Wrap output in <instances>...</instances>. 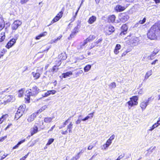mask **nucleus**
I'll return each mask as SVG.
<instances>
[{
	"label": "nucleus",
	"instance_id": "obj_1",
	"mask_svg": "<svg viewBox=\"0 0 160 160\" xmlns=\"http://www.w3.org/2000/svg\"><path fill=\"white\" fill-rule=\"evenodd\" d=\"M147 35L150 40H155L157 36H160V24L155 23L150 28Z\"/></svg>",
	"mask_w": 160,
	"mask_h": 160
},
{
	"label": "nucleus",
	"instance_id": "obj_2",
	"mask_svg": "<svg viewBox=\"0 0 160 160\" xmlns=\"http://www.w3.org/2000/svg\"><path fill=\"white\" fill-rule=\"evenodd\" d=\"M28 92L25 95L24 98L25 103H29L30 102V97H36L40 92V89L37 86L34 85L31 88L28 90Z\"/></svg>",
	"mask_w": 160,
	"mask_h": 160
},
{
	"label": "nucleus",
	"instance_id": "obj_3",
	"mask_svg": "<svg viewBox=\"0 0 160 160\" xmlns=\"http://www.w3.org/2000/svg\"><path fill=\"white\" fill-rule=\"evenodd\" d=\"M6 89L4 92H5L9 88ZM3 92H0V99H3L2 102L3 104L5 105L9 102H12L15 101V97L12 95H5L3 93Z\"/></svg>",
	"mask_w": 160,
	"mask_h": 160
},
{
	"label": "nucleus",
	"instance_id": "obj_4",
	"mask_svg": "<svg viewBox=\"0 0 160 160\" xmlns=\"http://www.w3.org/2000/svg\"><path fill=\"white\" fill-rule=\"evenodd\" d=\"M26 105L24 104L20 105L15 115V118L18 120L24 114L25 110Z\"/></svg>",
	"mask_w": 160,
	"mask_h": 160
},
{
	"label": "nucleus",
	"instance_id": "obj_5",
	"mask_svg": "<svg viewBox=\"0 0 160 160\" xmlns=\"http://www.w3.org/2000/svg\"><path fill=\"white\" fill-rule=\"evenodd\" d=\"M65 10V7H62L61 11L57 14L56 16L51 21L49 25H52L54 23L59 21L62 17L63 14V12Z\"/></svg>",
	"mask_w": 160,
	"mask_h": 160
},
{
	"label": "nucleus",
	"instance_id": "obj_6",
	"mask_svg": "<svg viewBox=\"0 0 160 160\" xmlns=\"http://www.w3.org/2000/svg\"><path fill=\"white\" fill-rule=\"evenodd\" d=\"M138 97L137 96H133L130 98V100L127 102L128 107H132L137 105L138 104Z\"/></svg>",
	"mask_w": 160,
	"mask_h": 160
},
{
	"label": "nucleus",
	"instance_id": "obj_7",
	"mask_svg": "<svg viewBox=\"0 0 160 160\" xmlns=\"http://www.w3.org/2000/svg\"><path fill=\"white\" fill-rule=\"evenodd\" d=\"M115 31L114 27L112 25L106 26L104 29V32L106 35H109L114 32Z\"/></svg>",
	"mask_w": 160,
	"mask_h": 160
},
{
	"label": "nucleus",
	"instance_id": "obj_8",
	"mask_svg": "<svg viewBox=\"0 0 160 160\" xmlns=\"http://www.w3.org/2000/svg\"><path fill=\"white\" fill-rule=\"evenodd\" d=\"M120 22L122 23H124L128 20L129 18V16L125 12L120 13L119 15Z\"/></svg>",
	"mask_w": 160,
	"mask_h": 160
},
{
	"label": "nucleus",
	"instance_id": "obj_9",
	"mask_svg": "<svg viewBox=\"0 0 160 160\" xmlns=\"http://www.w3.org/2000/svg\"><path fill=\"white\" fill-rule=\"evenodd\" d=\"M73 128V124L71 122H70L69 124L67 126V129L65 131L61 130V133L62 135H66L68 133V131L69 133L72 132V129Z\"/></svg>",
	"mask_w": 160,
	"mask_h": 160
},
{
	"label": "nucleus",
	"instance_id": "obj_10",
	"mask_svg": "<svg viewBox=\"0 0 160 160\" xmlns=\"http://www.w3.org/2000/svg\"><path fill=\"white\" fill-rule=\"evenodd\" d=\"M17 38H12L10 39L7 43L5 47L7 49H9L11 48L16 42Z\"/></svg>",
	"mask_w": 160,
	"mask_h": 160
},
{
	"label": "nucleus",
	"instance_id": "obj_11",
	"mask_svg": "<svg viewBox=\"0 0 160 160\" xmlns=\"http://www.w3.org/2000/svg\"><path fill=\"white\" fill-rule=\"evenodd\" d=\"M121 31L120 33V35H126L128 29V27L127 23L123 24L121 27Z\"/></svg>",
	"mask_w": 160,
	"mask_h": 160
},
{
	"label": "nucleus",
	"instance_id": "obj_12",
	"mask_svg": "<svg viewBox=\"0 0 160 160\" xmlns=\"http://www.w3.org/2000/svg\"><path fill=\"white\" fill-rule=\"evenodd\" d=\"M59 58L60 60L58 61L57 62L59 63L58 66H60L61 63V61L66 60L67 58V55L65 52H63L61 53L59 55Z\"/></svg>",
	"mask_w": 160,
	"mask_h": 160
},
{
	"label": "nucleus",
	"instance_id": "obj_13",
	"mask_svg": "<svg viewBox=\"0 0 160 160\" xmlns=\"http://www.w3.org/2000/svg\"><path fill=\"white\" fill-rule=\"evenodd\" d=\"M22 24V22L19 20L15 21L12 25V30H16L19 26Z\"/></svg>",
	"mask_w": 160,
	"mask_h": 160
},
{
	"label": "nucleus",
	"instance_id": "obj_14",
	"mask_svg": "<svg viewBox=\"0 0 160 160\" xmlns=\"http://www.w3.org/2000/svg\"><path fill=\"white\" fill-rule=\"evenodd\" d=\"M116 18L115 15H110L108 16L107 18V22L109 23H113L115 22Z\"/></svg>",
	"mask_w": 160,
	"mask_h": 160
},
{
	"label": "nucleus",
	"instance_id": "obj_15",
	"mask_svg": "<svg viewBox=\"0 0 160 160\" xmlns=\"http://www.w3.org/2000/svg\"><path fill=\"white\" fill-rule=\"evenodd\" d=\"M79 32V28L78 26L75 27L72 30L69 37L68 38V39H70L76 35Z\"/></svg>",
	"mask_w": 160,
	"mask_h": 160
},
{
	"label": "nucleus",
	"instance_id": "obj_16",
	"mask_svg": "<svg viewBox=\"0 0 160 160\" xmlns=\"http://www.w3.org/2000/svg\"><path fill=\"white\" fill-rule=\"evenodd\" d=\"M127 7L122 6L121 5L118 4L116 6L114 9L117 12H121L125 10Z\"/></svg>",
	"mask_w": 160,
	"mask_h": 160
},
{
	"label": "nucleus",
	"instance_id": "obj_17",
	"mask_svg": "<svg viewBox=\"0 0 160 160\" xmlns=\"http://www.w3.org/2000/svg\"><path fill=\"white\" fill-rule=\"evenodd\" d=\"M121 48V46L119 44H117L116 45L114 49L113 50V52L116 55L118 54L119 53V50Z\"/></svg>",
	"mask_w": 160,
	"mask_h": 160
},
{
	"label": "nucleus",
	"instance_id": "obj_18",
	"mask_svg": "<svg viewBox=\"0 0 160 160\" xmlns=\"http://www.w3.org/2000/svg\"><path fill=\"white\" fill-rule=\"evenodd\" d=\"M38 131V128L37 126L34 125L32 128V129L30 131L31 135L33 136L34 134L37 133Z\"/></svg>",
	"mask_w": 160,
	"mask_h": 160
},
{
	"label": "nucleus",
	"instance_id": "obj_19",
	"mask_svg": "<svg viewBox=\"0 0 160 160\" xmlns=\"http://www.w3.org/2000/svg\"><path fill=\"white\" fill-rule=\"evenodd\" d=\"M5 27V22L3 18L0 17V32H1Z\"/></svg>",
	"mask_w": 160,
	"mask_h": 160
},
{
	"label": "nucleus",
	"instance_id": "obj_20",
	"mask_svg": "<svg viewBox=\"0 0 160 160\" xmlns=\"http://www.w3.org/2000/svg\"><path fill=\"white\" fill-rule=\"evenodd\" d=\"M149 101L147 100L146 102L142 101L141 102L140 106L142 110H144L147 106Z\"/></svg>",
	"mask_w": 160,
	"mask_h": 160
},
{
	"label": "nucleus",
	"instance_id": "obj_21",
	"mask_svg": "<svg viewBox=\"0 0 160 160\" xmlns=\"http://www.w3.org/2000/svg\"><path fill=\"white\" fill-rule=\"evenodd\" d=\"M96 17L95 16L92 15L89 18L88 22L89 24H92L96 21Z\"/></svg>",
	"mask_w": 160,
	"mask_h": 160
},
{
	"label": "nucleus",
	"instance_id": "obj_22",
	"mask_svg": "<svg viewBox=\"0 0 160 160\" xmlns=\"http://www.w3.org/2000/svg\"><path fill=\"white\" fill-rule=\"evenodd\" d=\"M132 33H130L129 35L127 36L124 39L126 40V42L127 43H132V38L131 37V36L132 35Z\"/></svg>",
	"mask_w": 160,
	"mask_h": 160
},
{
	"label": "nucleus",
	"instance_id": "obj_23",
	"mask_svg": "<svg viewBox=\"0 0 160 160\" xmlns=\"http://www.w3.org/2000/svg\"><path fill=\"white\" fill-rule=\"evenodd\" d=\"M37 116V115L35 113V112L33 113L27 119L28 122H30L33 121L35 118H36Z\"/></svg>",
	"mask_w": 160,
	"mask_h": 160
},
{
	"label": "nucleus",
	"instance_id": "obj_24",
	"mask_svg": "<svg viewBox=\"0 0 160 160\" xmlns=\"http://www.w3.org/2000/svg\"><path fill=\"white\" fill-rule=\"evenodd\" d=\"M56 92V91L54 90L48 91L47 92H46L44 93L43 97H46L50 95L51 94H54Z\"/></svg>",
	"mask_w": 160,
	"mask_h": 160
},
{
	"label": "nucleus",
	"instance_id": "obj_25",
	"mask_svg": "<svg viewBox=\"0 0 160 160\" xmlns=\"http://www.w3.org/2000/svg\"><path fill=\"white\" fill-rule=\"evenodd\" d=\"M32 74L34 78L35 79H38L40 77V74L38 72H32Z\"/></svg>",
	"mask_w": 160,
	"mask_h": 160
},
{
	"label": "nucleus",
	"instance_id": "obj_26",
	"mask_svg": "<svg viewBox=\"0 0 160 160\" xmlns=\"http://www.w3.org/2000/svg\"><path fill=\"white\" fill-rule=\"evenodd\" d=\"M47 108L46 105L40 108L38 111L35 112V113L37 115L39 113H40L42 112L46 108Z\"/></svg>",
	"mask_w": 160,
	"mask_h": 160
},
{
	"label": "nucleus",
	"instance_id": "obj_27",
	"mask_svg": "<svg viewBox=\"0 0 160 160\" xmlns=\"http://www.w3.org/2000/svg\"><path fill=\"white\" fill-rule=\"evenodd\" d=\"M72 74V72L69 71L67 72L66 73H63L62 74V77L64 78H66L68 77H69L70 75H71Z\"/></svg>",
	"mask_w": 160,
	"mask_h": 160
},
{
	"label": "nucleus",
	"instance_id": "obj_28",
	"mask_svg": "<svg viewBox=\"0 0 160 160\" xmlns=\"http://www.w3.org/2000/svg\"><path fill=\"white\" fill-rule=\"evenodd\" d=\"M6 37L5 32H2L0 33V42H3L5 39Z\"/></svg>",
	"mask_w": 160,
	"mask_h": 160
},
{
	"label": "nucleus",
	"instance_id": "obj_29",
	"mask_svg": "<svg viewBox=\"0 0 160 160\" xmlns=\"http://www.w3.org/2000/svg\"><path fill=\"white\" fill-rule=\"evenodd\" d=\"M152 74V70H150L149 71H148L145 75L144 79H147Z\"/></svg>",
	"mask_w": 160,
	"mask_h": 160
},
{
	"label": "nucleus",
	"instance_id": "obj_30",
	"mask_svg": "<svg viewBox=\"0 0 160 160\" xmlns=\"http://www.w3.org/2000/svg\"><path fill=\"white\" fill-rule=\"evenodd\" d=\"M52 119L51 117H46L44 118V121L45 123H49L52 121Z\"/></svg>",
	"mask_w": 160,
	"mask_h": 160
},
{
	"label": "nucleus",
	"instance_id": "obj_31",
	"mask_svg": "<svg viewBox=\"0 0 160 160\" xmlns=\"http://www.w3.org/2000/svg\"><path fill=\"white\" fill-rule=\"evenodd\" d=\"M97 142V141L96 142L94 143H92V144H91L88 146V150H92L93 148H94L95 146L96 145Z\"/></svg>",
	"mask_w": 160,
	"mask_h": 160
},
{
	"label": "nucleus",
	"instance_id": "obj_32",
	"mask_svg": "<svg viewBox=\"0 0 160 160\" xmlns=\"http://www.w3.org/2000/svg\"><path fill=\"white\" fill-rule=\"evenodd\" d=\"M91 66L90 65H87L84 68V71L85 72H88L91 69Z\"/></svg>",
	"mask_w": 160,
	"mask_h": 160
},
{
	"label": "nucleus",
	"instance_id": "obj_33",
	"mask_svg": "<svg viewBox=\"0 0 160 160\" xmlns=\"http://www.w3.org/2000/svg\"><path fill=\"white\" fill-rule=\"evenodd\" d=\"M159 125L158 123L157 122L154 124H153L150 128L149 129L150 130L152 131L155 128L158 127Z\"/></svg>",
	"mask_w": 160,
	"mask_h": 160
},
{
	"label": "nucleus",
	"instance_id": "obj_34",
	"mask_svg": "<svg viewBox=\"0 0 160 160\" xmlns=\"http://www.w3.org/2000/svg\"><path fill=\"white\" fill-rule=\"evenodd\" d=\"M95 38V36L94 35H90L87 38L89 41V42H90L94 39Z\"/></svg>",
	"mask_w": 160,
	"mask_h": 160
},
{
	"label": "nucleus",
	"instance_id": "obj_35",
	"mask_svg": "<svg viewBox=\"0 0 160 160\" xmlns=\"http://www.w3.org/2000/svg\"><path fill=\"white\" fill-rule=\"evenodd\" d=\"M6 52V50L4 49H2L0 52V58L2 57L3 56Z\"/></svg>",
	"mask_w": 160,
	"mask_h": 160
},
{
	"label": "nucleus",
	"instance_id": "obj_36",
	"mask_svg": "<svg viewBox=\"0 0 160 160\" xmlns=\"http://www.w3.org/2000/svg\"><path fill=\"white\" fill-rule=\"evenodd\" d=\"M54 139L52 138H51L49 139L48 142L46 144L47 146H48L50 145L52 142H53Z\"/></svg>",
	"mask_w": 160,
	"mask_h": 160
},
{
	"label": "nucleus",
	"instance_id": "obj_37",
	"mask_svg": "<svg viewBox=\"0 0 160 160\" xmlns=\"http://www.w3.org/2000/svg\"><path fill=\"white\" fill-rule=\"evenodd\" d=\"M159 50H160L158 48H154V50L152 53L153 54L156 55L157 53H158V52L159 51Z\"/></svg>",
	"mask_w": 160,
	"mask_h": 160
},
{
	"label": "nucleus",
	"instance_id": "obj_38",
	"mask_svg": "<svg viewBox=\"0 0 160 160\" xmlns=\"http://www.w3.org/2000/svg\"><path fill=\"white\" fill-rule=\"evenodd\" d=\"M109 146L108 145L105 143L102 145V149L103 150H106L108 148Z\"/></svg>",
	"mask_w": 160,
	"mask_h": 160
},
{
	"label": "nucleus",
	"instance_id": "obj_39",
	"mask_svg": "<svg viewBox=\"0 0 160 160\" xmlns=\"http://www.w3.org/2000/svg\"><path fill=\"white\" fill-rule=\"evenodd\" d=\"M80 155H79L78 153L75 156L73 157L72 158V159L73 160H77L78 159L80 158Z\"/></svg>",
	"mask_w": 160,
	"mask_h": 160
},
{
	"label": "nucleus",
	"instance_id": "obj_40",
	"mask_svg": "<svg viewBox=\"0 0 160 160\" xmlns=\"http://www.w3.org/2000/svg\"><path fill=\"white\" fill-rule=\"evenodd\" d=\"M109 86L111 88H115L116 87V84L114 82H112Z\"/></svg>",
	"mask_w": 160,
	"mask_h": 160
},
{
	"label": "nucleus",
	"instance_id": "obj_41",
	"mask_svg": "<svg viewBox=\"0 0 160 160\" xmlns=\"http://www.w3.org/2000/svg\"><path fill=\"white\" fill-rule=\"evenodd\" d=\"M71 116L69 117L68 118L67 120H65V121L64 122L63 125L64 126H66L68 124V121L71 120Z\"/></svg>",
	"mask_w": 160,
	"mask_h": 160
},
{
	"label": "nucleus",
	"instance_id": "obj_42",
	"mask_svg": "<svg viewBox=\"0 0 160 160\" xmlns=\"http://www.w3.org/2000/svg\"><path fill=\"white\" fill-rule=\"evenodd\" d=\"M58 69V68H56V66H54L52 68V72H56L57 71Z\"/></svg>",
	"mask_w": 160,
	"mask_h": 160
},
{
	"label": "nucleus",
	"instance_id": "obj_43",
	"mask_svg": "<svg viewBox=\"0 0 160 160\" xmlns=\"http://www.w3.org/2000/svg\"><path fill=\"white\" fill-rule=\"evenodd\" d=\"M146 21V18H144L142 20H140L139 21V24H142L144 23Z\"/></svg>",
	"mask_w": 160,
	"mask_h": 160
},
{
	"label": "nucleus",
	"instance_id": "obj_44",
	"mask_svg": "<svg viewBox=\"0 0 160 160\" xmlns=\"http://www.w3.org/2000/svg\"><path fill=\"white\" fill-rule=\"evenodd\" d=\"M155 55L152 53L148 57L149 59L150 60L153 59L154 58V57Z\"/></svg>",
	"mask_w": 160,
	"mask_h": 160
},
{
	"label": "nucleus",
	"instance_id": "obj_45",
	"mask_svg": "<svg viewBox=\"0 0 160 160\" xmlns=\"http://www.w3.org/2000/svg\"><path fill=\"white\" fill-rule=\"evenodd\" d=\"M156 147H154L152 149H151V148H150L148 150V152H150V153H152L153 150H154L156 149Z\"/></svg>",
	"mask_w": 160,
	"mask_h": 160
},
{
	"label": "nucleus",
	"instance_id": "obj_46",
	"mask_svg": "<svg viewBox=\"0 0 160 160\" xmlns=\"http://www.w3.org/2000/svg\"><path fill=\"white\" fill-rule=\"evenodd\" d=\"M114 138L115 135L114 134H113L110 137L108 140L112 142V141Z\"/></svg>",
	"mask_w": 160,
	"mask_h": 160
},
{
	"label": "nucleus",
	"instance_id": "obj_47",
	"mask_svg": "<svg viewBox=\"0 0 160 160\" xmlns=\"http://www.w3.org/2000/svg\"><path fill=\"white\" fill-rule=\"evenodd\" d=\"M124 154H122L120 155H119L118 157V158L117 159H116L115 160H119L121 159L123 157H124Z\"/></svg>",
	"mask_w": 160,
	"mask_h": 160
},
{
	"label": "nucleus",
	"instance_id": "obj_48",
	"mask_svg": "<svg viewBox=\"0 0 160 160\" xmlns=\"http://www.w3.org/2000/svg\"><path fill=\"white\" fill-rule=\"evenodd\" d=\"M88 42H89V41L87 38L84 41L82 45V46H84Z\"/></svg>",
	"mask_w": 160,
	"mask_h": 160
},
{
	"label": "nucleus",
	"instance_id": "obj_49",
	"mask_svg": "<svg viewBox=\"0 0 160 160\" xmlns=\"http://www.w3.org/2000/svg\"><path fill=\"white\" fill-rule=\"evenodd\" d=\"M29 152H28L27 154H26L24 156L22 157L19 160H25V159L28 157L29 155Z\"/></svg>",
	"mask_w": 160,
	"mask_h": 160
},
{
	"label": "nucleus",
	"instance_id": "obj_50",
	"mask_svg": "<svg viewBox=\"0 0 160 160\" xmlns=\"http://www.w3.org/2000/svg\"><path fill=\"white\" fill-rule=\"evenodd\" d=\"M8 117V114H5L4 115H3L1 117V118L2 119H3V120L5 119L6 118H7Z\"/></svg>",
	"mask_w": 160,
	"mask_h": 160
},
{
	"label": "nucleus",
	"instance_id": "obj_51",
	"mask_svg": "<svg viewBox=\"0 0 160 160\" xmlns=\"http://www.w3.org/2000/svg\"><path fill=\"white\" fill-rule=\"evenodd\" d=\"M47 33V32H44L42 33H41L39 35H40L41 37L45 36Z\"/></svg>",
	"mask_w": 160,
	"mask_h": 160
},
{
	"label": "nucleus",
	"instance_id": "obj_52",
	"mask_svg": "<svg viewBox=\"0 0 160 160\" xmlns=\"http://www.w3.org/2000/svg\"><path fill=\"white\" fill-rule=\"evenodd\" d=\"M102 40H103V39H102V38H101L100 39H98L96 42H95V43H96V44H98L99 43H100L101 42H102Z\"/></svg>",
	"mask_w": 160,
	"mask_h": 160
},
{
	"label": "nucleus",
	"instance_id": "obj_53",
	"mask_svg": "<svg viewBox=\"0 0 160 160\" xmlns=\"http://www.w3.org/2000/svg\"><path fill=\"white\" fill-rule=\"evenodd\" d=\"M129 52V51H125L122 53V54L121 55V57H122L125 56L127 54V53Z\"/></svg>",
	"mask_w": 160,
	"mask_h": 160
},
{
	"label": "nucleus",
	"instance_id": "obj_54",
	"mask_svg": "<svg viewBox=\"0 0 160 160\" xmlns=\"http://www.w3.org/2000/svg\"><path fill=\"white\" fill-rule=\"evenodd\" d=\"M94 113V112H93L88 114V116H89V118H93Z\"/></svg>",
	"mask_w": 160,
	"mask_h": 160
},
{
	"label": "nucleus",
	"instance_id": "obj_55",
	"mask_svg": "<svg viewBox=\"0 0 160 160\" xmlns=\"http://www.w3.org/2000/svg\"><path fill=\"white\" fill-rule=\"evenodd\" d=\"M7 138V136H5L4 137H1L0 138V142H2L4 141L5 139H6Z\"/></svg>",
	"mask_w": 160,
	"mask_h": 160
},
{
	"label": "nucleus",
	"instance_id": "obj_56",
	"mask_svg": "<svg viewBox=\"0 0 160 160\" xmlns=\"http://www.w3.org/2000/svg\"><path fill=\"white\" fill-rule=\"evenodd\" d=\"M29 0H21L20 2L22 4H24L26 3Z\"/></svg>",
	"mask_w": 160,
	"mask_h": 160
},
{
	"label": "nucleus",
	"instance_id": "obj_57",
	"mask_svg": "<svg viewBox=\"0 0 160 160\" xmlns=\"http://www.w3.org/2000/svg\"><path fill=\"white\" fill-rule=\"evenodd\" d=\"M12 125V123H9V124L8 126L6 127L5 129L4 130H6L7 129L9 128Z\"/></svg>",
	"mask_w": 160,
	"mask_h": 160
},
{
	"label": "nucleus",
	"instance_id": "obj_58",
	"mask_svg": "<svg viewBox=\"0 0 160 160\" xmlns=\"http://www.w3.org/2000/svg\"><path fill=\"white\" fill-rule=\"evenodd\" d=\"M95 45L93 43H92L90 45L89 48V49H91L93 48L94 47H95Z\"/></svg>",
	"mask_w": 160,
	"mask_h": 160
},
{
	"label": "nucleus",
	"instance_id": "obj_59",
	"mask_svg": "<svg viewBox=\"0 0 160 160\" xmlns=\"http://www.w3.org/2000/svg\"><path fill=\"white\" fill-rule=\"evenodd\" d=\"M89 119V116H87L85 118L82 119V121H85Z\"/></svg>",
	"mask_w": 160,
	"mask_h": 160
},
{
	"label": "nucleus",
	"instance_id": "obj_60",
	"mask_svg": "<svg viewBox=\"0 0 160 160\" xmlns=\"http://www.w3.org/2000/svg\"><path fill=\"white\" fill-rule=\"evenodd\" d=\"M26 141V139H24L23 140H22L20 141L19 142H18V144L20 145V144H21V143L24 142L25 141Z\"/></svg>",
	"mask_w": 160,
	"mask_h": 160
},
{
	"label": "nucleus",
	"instance_id": "obj_61",
	"mask_svg": "<svg viewBox=\"0 0 160 160\" xmlns=\"http://www.w3.org/2000/svg\"><path fill=\"white\" fill-rule=\"evenodd\" d=\"M8 155V154H7L6 155H3V156L1 157L0 160H2L5 158Z\"/></svg>",
	"mask_w": 160,
	"mask_h": 160
},
{
	"label": "nucleus",
	"instance_id": "obj_62",
	"mask_svg": "<svg viewBox=\"0 0 160 160\" xmlns=\"http://www.w3.org/2000/svg\"><path fill=\"white\" fill-rule=\"evenodd\" d=\"M41 38V36L39 34V35L37 36H36L35 37V39H36L37 40H38L40 39Z\"/></svg>",
	"mask_w": 160,
	"mask_h": 160
},
{
	"label": "nucleus",
	"instance_id": "obj_63",
	"mask_svg": "<svg viewBox=\"0 0 160 160\" xmlns=\"http://www.w3.org/2000/svg\"><path fill=\"white\" fill-rule=\"evenodd\" d=\"M19 145L18 143L16 145H15L12 148V149H15L18 148V147Z\"/></svg>",
	"mask_w": 160,
	"mask_h": 160
},
{
	"label": "nucleus",
	"instance_id": "obj_64",
	"mask_svg": "<svg viewBox=\"0 0 160 160\" xmlns=\"http://www.w3.org/2000/svg\"><path fill=\"white\" fill-rule=\"evenodd\" d=\"M112 142H111L109 141L108 140L106 142V143L109 146H110V145L111 144Z\"/></svg>",
	"mask_w": 160,
	"mask_h": 160
}]
</instances>
